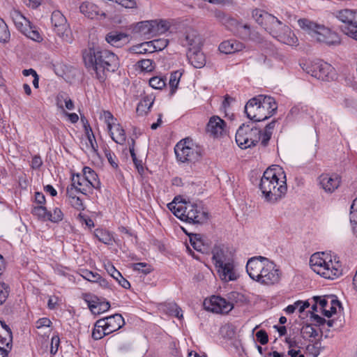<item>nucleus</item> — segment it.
Returning a JSON list of instances; mask_svg holds the SVG:
<instances>
[{
  "label": "nucleus",
  "mask_w": 357,
  "mask_h": 357,
  "mask_svg": "<svg viewBox=\"0 0 357 357\" xmlns=\"http://www.w3.org/2000/svg\"><path fill=\"white\" fill-rule=\"evenodd\" d=\"M241 35V36L244 39H248L249 36L251 34V29L247 24H239L237 29H236Z\"/></svg>",
  "instance_id": "nucleus-53"
},
{
  "label": "nucleus",
  "mask_w": 357,
  "mask_h": 357,
  "mask_svg": "<svg viewBox=\"0 0 357 357\" xmlns=\"http://www.w3.org/2000/svg\"><path fill=\"white\" fill-rule=\"evenodd\" d=\"M256 337L257 340L261 344H266L268 341V337L266 332L264 330H260L257 332Z\"/></svg>",
  "instance_id": "nucleus-61"
},
{
  "label": "nucleus",
  "mask_w": 357,
  "mask_h": 357,
  "mask_svg": "<svg viewBox=\"0 0 357 357\" xmlns=\"http://www.w3.org/2000/svg\"><path fill=\"white\" fill-rule=\"evenodd\" d=\"M70 204L75 208L78 211H82L84 209V206L83 204L82 200L78 196L75 197H73L72 199L68 200Z\"/></svg>",
  "instance_id": "nucleus-56"
},
{
  "label": "nucleus",
  "mask_w": 357,
  "mask_h": 357,
  "mask_svg": "<svg viewBox=\"0 0 357 357\" xmlns=\"http://www.w3.org/2000/svg\"><path fill=\"white\" fill-rule=\"evenodd\" d=\"M113 128L108 130L112 139L117 144H123L126 139V135L124 129L119 123H115L112 126Z\"/></svg>",
  "instance_id": "nucleus-29"
},
{
  "label": "nucleus",
  "mask_w": 357,
  "mask_h": 357,
  "mask_svg": "<svg viewBox=\"0 0 357 357\" xmlns=\"http://www.w3.org/2000/svg\"><path fill=\"white\" fill-rule=\"evenodd\" d=\"M10 293L8 284L3 282H0V305L3 304L7 299Z\"/></svg>",
  "instance_id": "nucleus-48"
},
{
  "label": "nucleus",
  "mask_w": 357,
  "mask_h": 357,
  "mask_svg": "<svg viewBox=\"0 0 357 357\" xmlns=\"http://www.w3.org/2000/svg\"><path fill=\"white\" fill-rule=\"evenodd\" d=\"M153 64H154V63H153V60H151V59H142V60H140L139 61H138L139 67L142 70H144L146 72H151L154 69L155 66Z\"/></svg>",
  "instance_id": "nucleus-50"
},
{
  "label": "nucleus",
  "mask_w": 357,
  "mask_h": 357,
  "mask_svg": "<svg viewBox=\"0 0 357 357\" xmlns=\"http://www.w3.org/2000/svg\"><path fill=\"white\" fill-rule=\"evenodd\" d=\"M176 159L181 162H195L202 155V149L189 137L179 141L174 147Z\"/></svg>",
  "instance_id": "nucleus-9"
},
{
  "label": "nucleus",
  "mask_w": 357,
  "mask_h": 357,
  "mask_svg": "<svg viewBox=\"0 0 357 357\" xmlns=\"http://www.w3.org/2000/svg\"><path fill=\"white\" fill-rule=\"evenodd\" d=\"M185 206L172 202L169 210L181 220L192 224H204L208 220V213L201 203L185 202Z\"/></svg>",
  "instance_id": "nucleus-7"
},
{
  "label": "nucleus",
  "mask_w": 357,
  "mask_h": 357,
  "mask_svg": "<svg viewBox=\"0 0 357 357\" xmlns=\"http://www.w3.org/2000/svg\"><path fill=\"white\" fill-rule=\"evenodd\" d=\"M155 34H161L167 31L169 27V23L165 20H153Z\"/></svg>",
  "instance_id": "nucleus-42"
},
{
  "label": "nucleus",
  "mask_w": 357,
  "mask_h": 357,
  "mask_svg": "<svg viewBox=\"0 0 357 357\" xmlns=\"http://www.w3.org/2000/svg\"><path fill=\"white\" fill-rule=\"evenodd\" d=\"M246 271L251 279L264 285L277 284L281 278V271L276 264L262 256L250 258L246 264Z\"/></svg>",
  "instance_id": "nucleus-3"
},
{
  "label": "nucleus",
  "mask_w": 357,
  "mask_h": 357,
  "mask_svg": "<svg viewBox=\"0 0 357 357\" xmlns=\"http://www.w3.org/2000/svg\"><path fill=\"white\" fill-rule=\"evenodd\" d=\"M78 193H80V192L78 191L75 186H72V183L70 184V186L67 188L66 195L68 197V200L72 199L73 197H77Z\"/></svg>",
  "instance_id": "nucleus-62"
},
{
  "label": "nucleus",
  "mask_w": 357,
  "mask_h": 357,
  "mask_svg": "<svg viewBox=\"0 0 357 357\" xmlns=\"http://www.w3.org/2000/svg\"><path fill=\"white\" fill-rule=\"evenodd\" d=\"M314 300L316 304H318L320 306L321 312L324 314V310H326V307L329 305L328 296H325L324 297L314 296Z\"/></svg>",
  "instance_id": "nucleus-52"
},
{
  "label": "nucleus",
  "mask_w": 357,
  "mask_h": 357,
  "mask_svg": "<svg viewBox=\"0 0 357 357\" xmlns=\"http://www.w3.org/2000/svg\"><path fill=\"white\" fill-rule=\"evenodd\" d=\"M278 109L275 99L259 95L251 98L245 106V113L253 122L265 121L272 116Z\"/></svg>",
  "instance_id": "nucleus-5"
},
{
  "label": "nucleus",
  "mask_w": 357,
  "mask_h": 357,
  "mask_svg": "<svg viewBox=\"0 0 357 357\" xmlns=\"http://www.w3.org/2000/svg\"><path fill=\"white\" fill-rule=\"evenodd\" d=\"M276 121L273 120L271 123L266 125L264 133L261 132V144L262 146H266L268 145V142L271 137L273 130L275 128Z\"/></svg>",
  "instance_id": "nucleus-35"
},
{
  "label": "nucleus",
  "mask_w": 357,
  "mask_h": 357,
  "mask_svg": "<svg viewBox=\"0 0 357 357\" xmlns=\"http://www.w3.org/2000/svg\"><path fill=\"white\" fill-rule=\"evenodd\" d=\"M95 235L100 241L105 244H109L110 241H112L110 235L107 232L102 230L96 229Z\"/></svg>",
  "instance_id": "nucleus-54"
},
{
  "label": "nucleus",
  "mask_w": 357,
  "mask_h": 357,
  "mask_svg": "<svg viewBox=\"0 0 357 357\" xmlns=\"http://www.w3.org/2000/svg\"><path fill=\"white\" fill-rule=\"evenodd\" d=\"M22 33L34 41L39 42L42 40L40 34L36 29L32 27L31 23L22 31Z\"/></svg>",
  "instance_id": "nucleus-37"
},
{
  "label": "nucleus",
  "mask_w": 357,
  "mask_h": 357,
  "mask_svg": "<svg viewBox=\"0 0 357 357\" xmlns=\"http://www.w3.org/2000/svg\"><path fill=\"white\" fill-rule=\"evenodd\" d=\"M105 268L114 280H118V277L121 276V273L116 270L114 265L110 262H107L105 264Z\"/></svg>",
  "instance_id": "nucleus-55"
},
{
  "label": "nucleus",
  "mask_w": 357,
  "mask_h": 357,
  "mask_svg": "<svg viewBox=\"0 0 357 357\" xmlns=\"http://www.w3.org/2000/svg\"><path fill=\"white\" fill-rule=\"evenodd\" d=\"M261 130L253 122L242 124L235 136L236 144L243 149L256 146L261 140Z\"/></svg>",
  "instance_id": "nucleus-10"
},
{
  "label": "nucleus",
  "mask_w": 357,
  "mask_h": 357,
  "mask_svg": "<svg viewBox=\"0 0 357 357\" xmlns=\"http://www.w3.org/2000/svg\"><path fill=\"white\" fill-rule=\"evenodd\" d=\"M181 43L183 47H188V52H192L195 49L201 48L202 40L196 30L190 29L181 38Z\"/></svg>",
  "instance_id": "nucleus-17"
},
{
  "label": "nucleus",
  "mask_w": 357,
  "mask_h": 357,
  "mask_svg": "<svg viewBox=\"0 0 357 357\" xmlns=\"http://www.w3.org/2000/svg\"><path fill=\"white\" fill-rule=\"evenodd\" d=\"M190 242L193 248L199 252H204L207 248L204 237L200 234H195L190 236Z\"/></svg>",
  "instance_id": "nucleus-33"
},
{
  "label": "nucleus",
  "mask_w": 357,
  "mask_h": 357,
  "mask_svg": "<svg viewBox=\"0 0 357 357\" xmlns=\"http://www.w3.org/2000/svg\"><path fill=\"white\" fill-rule=\"evenodd\" d=\"M135 141L132 139V145L130 146V153L132 159V161L137 169L139 173L142 174L144 172L143 162L141 160L137 158L135 153Z\"/></svg>",
  "instance_id": "nucleus-40"
},
{
  "label": "nucleus",
  "mask_w": 357,
  "mask_h": 357,
  "mask_svg": "<svg viewBox=\"0 0 357 357\" xmlns=\"http://www.w3.org/2000/svg\"><path fill=\"white\" fill-rule=\"evenodd\" d=\"M31 213L44 220H47L48 218V211L44 206H33L31 209Z\"/></svg>",
  "instance_id": "nucleus-41"
},
{
  "label": "nucleus",
  "mask_w": 357,
  "mask_h": 357,
  "mask_svg": "<svg viewBox=\"0 0 357 357\" xmlns=\"http://www.w3.org/2000/svg\"><path fill=\"white\" fill-rule=\"evenodd\" d=\"M301 68L312 77L323 81L333 79L335 76V69L329 63L321 60L306 61L301 64Z\"/></svg>",
  "instance_id": "nucleus-11"
},
{
  "label": "nucleus",
  "mask_w": 357,
  "mask_h": 357,
  "mask_svg": "<svg viewBox=\"0 0 357 357\" xmlns=\"http://www.w3.org/2000/svg\"><path fill=\"white\" fill-rule=\"evenodd\" d=\"M133 30L135 33L146 38H150L155 35L153 20L139 22L136 24Z\"/></svg>",
  "instance_id": "nucleus-22"
},
{
  "label": "nucleus",
  "mask_w": 357,
  "mask_h": 357,
  "mask_svg": "<svg viewBox=\"0 0 357 357\" xmlns=\"http://www.w3.org/2000/svg\"><path fill=\"white\" fill-rule=\"evenodd\" d=\"M181 77V73H179L178 71H174L171 74L169 82L171 96H172L175 93L178 87Z\"/></svg>",
  "instance_id": "nucleus-38"
},
{
  "label": "nucleus",
  "mask_w": 357,
  "mask_h": 357,
  "mask_svg": "<svg viewBox=\"0 0 357 357\" xmlns=\"http://www.w3.org/2000/svg\"><path fill=\"white\" fill-rule=\"evenodd\" d=\"M127 38V34L124 33L112 31L106 36L105 40L111 45L119 47L126 43Z\"/></svg>",
  "instance_id": "nucleus-28"
},
{
  "label": "nucleus",
  "mask_w": 357,
  "mask_h": 357,
  "mask_svg": "<svg viewBox=\"0 0 357 357\" xmlns=\"http://www.w3.org/2000/svg\"><path fill=\"white\" fill-rule=\"evenodd\" d=\"M149 83L153 89L161 90L166 86V79L160 76H155L149 79Z\"/></svg>",
  "instance_id": "nucleus-39"
},
{
  "label": "nucleus",
  "mask_w": 357,
  "mask_h": 357,
  "mask_svg": "<svg viewBox=\"0 0 357 357\" xmlns=\"http://www.w3.org/2000/svg\"><path fill=\"white\" fill-rule=\"evenodd\" d=\"M60 344V339L58 335H54L51 340L50 354L55 355Z\"/></svg>",
  "instance_id": "nucleus-58"
},
{
  "label": "nucleus",
  "mask_w": 357,
  "mask_h": 357,
  "mask_svg": "<svg viewBox=\"0 0 357 357\" xmlns=\"http://www.w3.org/2000/svg\"><path fill=\"white\" fill-rule=\"evenodd\" d=\"M318 184L327 193H333L338 188L341 177L337 174H321L317 178Z\"/></svg>",
  "instance_id": "nucleus-14"
},
{
  "label": "nucleus",
  "mask_w": 357,
  "mask_h": 357,
  "mask_svg": "<svg viewBox=\"0 0 357 357\" xmlns=\"http://www.w3.org/2000/svg\"><path fill=\"white\" fill-rule=\"evenodd\" d=\"M299 26L319 43L327 45H337L340 43L339 36L324 25L318 24L307 19H300L298 21Z\"/></svg>",
  "instance_id": "nucleus-8"
},
{
  "label": "nucleus",
  "mask_w": 357,
  "mask_h": 357,
  "mask_svg": "<svg viewBox=\"0 0 357 357\" xmlns=\"http://www.w3.org/2000/svg\"><path fill=\"white\" fill-rule=\"evenodd\" d=\"M116 3L126 8H137V2L135 0H117Z\"/></svg>",
  "instance_id": "nucleus-60"
},
{
  "label": "nucleus",
  "mask_w": 357,
  "mask_h": 357,
  "mask_svg": "<svg viewBox=\"0 0 357 357\" xmlns=\"http://www.w3.org/2000/svg\"><path fill=\"white\" fill-rule=\"evenodd\" d=\"M259 187L265 202L275 204L280 201L287 190L282 168L278 165L269 167L264 172Z\"/></svg>",
  "instance_id": "nucleus-2"
},
{
  "label": "nucleus",
  "mask_w": 357,
  "mask_h": 357,
  "mask_svg": "<svg viewBox=\"0 0 357 357\" xmlns=\"http://www.w3.org/2000/svg\"><path fill=\"white\" fill-rule=\"evenodd\" d=\"M82 276L89 282H96L100 279V275L97 273H93L88 270L82 271Z\"/></svg>",
  "instance_id": "nucleus-51"
},
{
  "label": "nucleus",
  "mask_w": 357,
  "mask_h": 357,
  "mask_svg": "<svg viewBox=\"0 0 357 357\" xmlns=\"http://www.w3.org/2000/svg\"><path fill=\"white\" fill-rule=\"evenodd\" d=\"M79 10L85 17L92 20L98 18L99 16L103 18L105 17V13L91 2L86 1L82 3L79 6Z\"/></svg>",
  "instance_id": "nucleus-19"
},
{
  "label": "nucleus",
  "mask_w": 357,
  "mask_h": 357,
  "mask_svg": "<svg viewBox=\"0 0 357 357\" xmlns=\"http://www.w3.org/2000/svg\"><path fill=\"white\" fill-rule=\"evenodd\" d=\"M220 278L225 282L234 281L238 275L235 270L234 263L216 268Z\"/></svg>",
  "instance_id": "nucleus-21"
},
{
  "label": "nucleus",
  "mask_w": 357,
  "mask_h": 357,
  "mask_svg": "<svg viewBox=\"0 0 357 357\" xmlns=\"http://www.w3.org/2000/svg\"><path fill=\"white\" fill-rule=\"evenodd\" d=\"M187 56L189 62L196 68H202L206 64V57L200 49L188 52Z\"/></svg>",
  "instance_id": "nucleus-25"
},
{
  "label": "nucleus",
  "mask_w": 357,
  "mask_h": 357,
  "mask_svg": "<svg viewBox=\"0 0 357 357\" xmlns=\"http://www.w3.org/2000/svg\"><path fill=\"white\" fill-rule=\"evenodd\" d=\"M51 324H52V321L48 318L43 317V318L39 319L36 321V325L38 328H40L42 327H50Z\"/></svg>",
  "instance_id": "nucleus-63"
},
{
  "label": "nucleus",
  "mask_w": 357,
  "mask_h": 357,
  "mask_svg": "<svg viewBox=\"0 0 357 357\" xmlns=\"http://www.w3.org/2000/svg\"><path fill=\"white\" fill-rule=\"evenodd\" d=\"M84 175L82 177L84 178L86 181H89L91 185L95 189L100 188V183L98 179V175L90 167H84L83 169Z\"/></svg>",
  "instance_id": "nucleus-30"
},
{
  "label": "nucleus",
  "mask_w": 357,
  "mask_h": 357,
  "mask_svg": "<svg viewBox=\"0 0 357 357\" xmlns=\"http://www.w3.org/2000/svg\"><path fill=\"white\" fill-rule=\"evenodd\" d=\"M100 118L102 119L107 124L108 130H111V129L113 128V124H115V123L113 122L114 119L112 114L109 111H103L100 115Z\"/></svg>",
  "instance_id": "nucleus-49"
},
{
  "label": "nucleus",
  "mask_w": 357,
  "mask_h": 357,
  "mask_svg": "<svg viewBox=\"0 0 357 357\" xmlns=\"http://www.w3.org/2000/svg\"><path fill=\"white\" fill-rule=\"evenodd\" d=\"M154 98L151 96L144 97L137 105L136 112L139 116L146 114L151 108Z\"/></svg>",
  "instance_id": "nucleus-31"
},
{
  "label": "nucleus",
  "mask_w": 357,
  "mask_h": 357,
  "mask_svg": "<svg viewBox=\"0 0 357 357\" xmlns=\"http://www.w3.org/2000/svg\"><path fill=\"white\" fill-rule=\"evenodd\" d=\"M10 17L15 27L21 32L30 24V22L17 10L12 9L10 11Z\"/></svg>",
  "instance_id": "nucleus-27"
},
{
  "label": "nucleus",
  "mask_w": 357,
  "mask_h": 357,
  "mask_svg": "<svg viewBox=\"0 0 357 357\" xmlns=\"http://www.w3.org/2000/svg\"><path fill=\"white\" fill-rule=\"evenodd\" d=\"M225 121L217 116H212L207 125V131L213 137H218L225 132Z\"/></svg>",
  "instance_id": "nucleus-20"
},
{
  "label": "nucleus",
  "mask_w": 357,
  "mask_h": 357,
  "mask_svg": "<svg viewBox=\"0 0 357 357\" xmlns=\"http://www.w3.org/2000/svg\"><path fill=\"white\" fill-rule=\"evenodd\" d=\"M52 24L56 33L64 41H72V33L66 17L59 11L54 10L52 13Z\"/></svg>",
  "instance_id": "nucleus-12"
},
{
  "label": "nucleus",
  "mask_w": 357,
  "mask_h": 357,
  "mask_svg": "<svg viewBox=\"0 0 357 357\" xmlns=\"http://www.w3.org/2000/svg\"><path fill=\"white\" fill-rule=\"evenodd\" d=\"M84 300L88 303V307L94 314H99L107 311L110 307L108 301H101L97 296L86 295Z\"/></svg>",
  "instance_id": "nucleus-18"
},
{
  "label": "nucleus",
  "mask_w": 357,
  "mask_h": 357,
  "mask_svg": "<svg viewBox=\"0 0 357 357\" xmlns=\"http://www.w3.org/2000/svg\"><path fill=\"white\" fill-rule=\"evenodd\" d=\"M222 24L224 25L227 29L234 31L236 30V29H237L239 23L236 21V20L227 15L225 17V20L222 22Z\"/></svg>",
  "instance_id": "nucleus-47"
},
{
  "label": "nucleus",
  "mask_w": 357,
  "mask_h": 357,
  "mask_svg": "<svg viewBox=\"0 0 357 357\" xmlns=\"http://www.w3.org/2000/svg\"><path fill=\"white\" fill-rule=\"evenodd\" d=\"M82 56L86 67L93 70L100 82L105 79L107 73L114 72L119 67L118 56L107 50L90 47L84 50Z\"/></svg>",
  "instance_id": "nucleus-1"
},
{
  "label": "nucleus",
  "mask_w": 357,
  "mask_h": 357,
  "mask_svg": "<svg viewBox=\"0 0 357 357\" xmlns=\"http://www.w3.org/2000/svg\"><path fill=\"white\" fill-rule=\"evenodd\" d=\"M335 16L343 23L341 30L344 34V29H349L352 31L354 29H357V12L350 9H344L337 11Z\"/></svg>",
  "instance_id": "nucleus-15"
},
{
  "label": "nucleus",
  "mask_w": 357,
  "mask_h": 357,
  "mask_svg": "<svg viewBox=\"0 0 357 357\" xmlns=\"http://www.w3.org/2000/svg\"><path fill=\"white\" fill-rule=\"evenodd\" d=\"M255 20L278 41L288 45H296L298 39L291 29L276 17L267 12L255 9L252 12Z\"/></svg>",
  "instance_id": "nucleus-4"
},
{
  "label": "nucleus",
  "mask_w": 357,
  "mask_h": 357,
  "mask_svg": "<svg viewBox=\"0 0 357 357\" xmlns=\"http://www.w3.org/2000/svg\"><path fill=\"white\" fill-rule=\"evenodd\" d=\"M204 306L206 310L217 314H227L234 308L232 303L219 296H212L206 299Z\"/></svg>",
  "instance_id": "nucleus-13"
},
{
  "label": "nucleus",
  "mask_w": 357,
  "mask_h": 357,
  "mask_svg": "<svg viewBox=\"0 0 357 357\" xmlns=\"http://www.w3.org/2000/svg\"><path fill=\"white\" fill-rule=\"evenodd\" d=\"M9 38L8 26L2 19H0V42H6Z\"/></svg>",
  "instance_id": "nucleus-46"
},
{
  "label": "nucleus",
  "mask_w": 357,
  "mask_h": 357,
  "mask_svg": "<svg viewBox=\"0 0 357 357\" xmlns=\"http://www.w3.org/2000/svg\"><path fill=\"white\" fill-rule=\"evenodd\" d=\"M153 52L164 50L168 45L169 40L166 38H159L150 41Z\"/></svg>",
  "instance_id": "nucleus-43"
},
{
  "label": "nucleus",
  "mask_w": 357,
  "mask_h": 357,
  "mask_svg": "<svg viewBox=\"0 0 357 357\" xmlns=\"http://www.w3.org/2000/svg\"><path fill=\"white\" fill-rule=\"evenodd\" d=\"M63 214L59 208H55L53 212L48 211L47 220L52 222H59L63 220Z\"/></svg>",
  "instance_id": "nucleus-44"
},
{
  "label": "nucleus",
  "mask_w": 357,
  "mask_h": 357,
  "mask_svg": "<svg viewBox=\"0 0 357 357\" xmlns=\"http://www.w3.org/2000/svg\"><path fill=\"white\" fill-rule=\"evenodd\" d=\"M310 266L314 272L326 279L333 280L342 273L338 257L324 252L313 254L310 259Z\"/></svg>",
  "instance_id": "nucleus-6"
},
{
  "label": "nucleus",
  "mask_w": 357,
  "mask_h": 357,
  "mask_svg": "<svg viewBox=\"0 0 357 357\" xmlns=\"http://www.w3.org/2000/svg\"><path fill=\"white\" fill-rule=\"evenodd\" d=\"M13 347V337H3L0 334V357H8Z\"/></svg>",
  "instance_id": "nucleus-32"
},
{
  "label": "nucleus",
  "mask_w": 357,
  "mask_h": 357,
  "mask_svg": "<svg viewBox=\"0 0 357 357\" xmlns=\"http://www.w3.org/2000/svg\"><path fill=\"white\" fill-rule=\"evenodd\" d=\"M132 268L134 271L141 272L145 275H146L152 271L151 265H149L147 263H144V262L133 264Z\"/></svg>",
  "instance_id": "nucleus-45"
},
{
  "label": "nucleus",
  "mask_w": 357,
  "mask_h": 357,
  "mask_svg": "<svg viewBox=\"0 0 357 357\" xmlns=\"http://www.w3.org/2000/svg\"><path fill=\"white\" fill-rule=\"evenodd\" d=\"M212 254V259L214 261L215 268L234 262L231 253L223 246H215L213 249Z\"/></svg>",
  "instance_id": "nucleus-16"
},
{
  "label": "nucleus",
  "mask_w": 357,
  "mask_h": 357,
  "mask_svg": "<svg viewBox=\"0 0 357 357\" xmlns=\"http://www.w3.org/2000/svg\"><path fill=\"white\" fill-rule=\"evenodd\" d=\"M218 48L222 53L227 54L242 50L244 45L235 40H227L222 42Z\"/></svg>",
  "instance_id": "nucleus-23"
},
{
  "label": "nucleus",
  "mask_w": 357,
  "mask_h": 357,
  "mask_svg": "<svg viewBox=\"0 0 357 357\" xmlns=\"http://www.w3.org/2000/svg\"><path fill=\"white\" fill-rule=\"evenodd\" d=\"M88 139L90 144L91 151L93 153H96L98 151V146L93 134H91V135H89Z\"/></svg>",
  "instance_id": "nucleus-64"
},
{
  "label": "nucleus",
  "mask_w": 357,
  "mask_h": 357,
  "mask_svg": "<svg viewBox=\"0 0 357 357\" xmlns=\"http://www.w3.org/2000/svg\"><path fill=\"white\" fill-rule=\"evenodd\" d=\"M107 325L106 327V333H112L118 331L124 325V319L120 314H115L114 315L106 317Z\"/></svg>",
  "instance_id": "nucleus-26"
},
{
  "label": "nucleus",
  "mask_w": 357,
  "mask_h": 357,
  "mask_svg": "<svg viewBox=\"0 0 357 357\" xmlns=\"http://www.w3.org/2000/svg\"><path fill=\"white\" fill-rule=\"evenodd\" d=\"M109 335V333H106V331H103L100 328H98L94 325V328L92 331V337L93 339L98 340L102 338L104 336Z\"/></svg>",
  "instance_id": "nucleus-59"
},
{
  "label": "nucleus",
  "mask_w": 357,
  "mask_h": 357,
  "mask_svg": "<svg viewBox=\"0 0 357 357\" xmlns=\"http://www.w3.org/2000/svg\"><path fill=\"white\" fill-rule=\"evenodd\" d=\"M303 333L309 337H316L318 336V332L311 324H306L303 327Z\"/></svg>",
  "instance_id": "nucleus-57"
},
{
  "label": "nucleus",
  "mask_w": 357,
  "mask_h": 357,
  "mask_svg": "<svg viewBox=\"0 0 357 357\" xmlns=\"http://www.w3.org/2000/svg\"><path fill=\"white\" fill-rule=\"evenodd\" d=\"M129 50L130 52L137 54L153 52V48L151 47V44L150 43V41L144 42L137 45H133L130 48Z\"/></svg>",
  "instance_id": "nucleus-34"
},
{
  "label": "nucleus",
  "mask_w": 357,
  "mask_h": 357,
  "mask_svg": "<svg viewBox=\"0 0 357 357\" xmlns=\"http://www.w3.org/2000/svg\"><path fill=\"white\" fill-rule=\"evenodd\" d=\"M63 101L65 102L66 107L69 110L74 109V103L72 100L65 93H59L56 97V105L59 108L63 109Z\"/></svg>",
  "instance_id": "nucleus-36"
},
{
  "label": "nucleus",
  "mask_w": 357,
  "mask_h": 357,
  "mask_svg": "<svg viewBox=\"0 0 357 357\" xmlns=\"http://www.w3.org/2000/svg\"><path fill=\"white\" fill-rule=\"evenodd\" d=\"M72 186H75L80 193L85 195L91 193L93 188H94L89 181L79 174L73 176Z\"/></svg>",
  "instance_id": "nucleus-24"
}]
</instances>
